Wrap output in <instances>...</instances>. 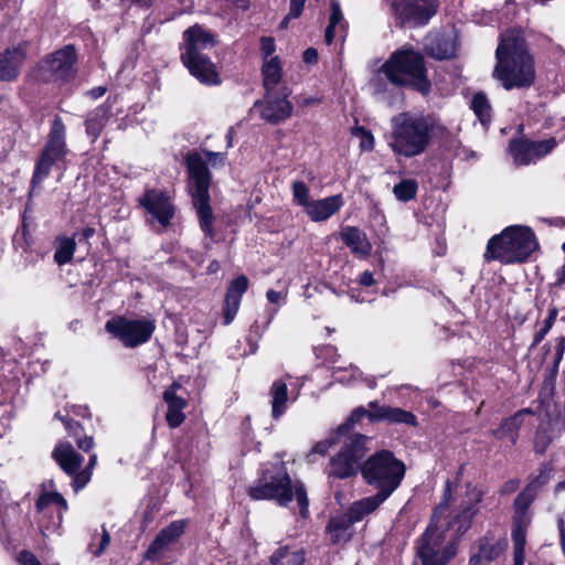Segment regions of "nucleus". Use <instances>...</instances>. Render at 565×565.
<instances>
[{"mask_svg": "<svg viewBox=\"0 0 565 565\" xmlns=\"http://www.w3.org/2000/svg\"><path fill=\"white\" fill-rule=\"evenodd\" d=\"M482 491L477 487H468L466 499L458 512L446 525L440 523V516L448 508L451 497L450 482L446 484L443 502L436 508L431 522L427 526L417 544V555L423 565H446L456 555L457 550L454 540L446 541L445 531H452L455 537H460L470 527L472 518L478 511V504L482 500Z\"/></svg>", "mask_w": 565, "mask_h": 565, "instance_id": "obj_1", "label": "nucleus"}, {"mask_svg": "<svg viewBox=\"0 0 565 565\" xmlns=\"http://www.w3.org/2000/svg\"><path fill=\"white\" fill-rule=\"evenodd\" d=\"M495 57L493 75L504 89L527 88L534 83V62L520 35L503 34Z\"/></svg>", "mask_w": 565, "mask_h": 565, "instance_id": "obj_2", "label": "nucleus"}, {"mask_svg": "<svg viewBox=\"0 0 565 565\" xmlns=\"http://www.w3.org/2000/svg\"><path fill=\"white\" fill-rule=\"evenodd\" d=\"M388 142L392 151L405 158L419 156L428 148L434 135V120L429 116L399 114L392 119Z\"/></svg>", "mask_w": 565, "mask_h": 565, "instance_id": "obj_3", "label": "nucleus"}, {"mask_svg": "<svg viewBox=\"0 0 565 565\" xmlns=\"http://www.w3.org/2000/svg\"><path fill=\"white\" fill-rule=\"evenodd\" d=\"M248 494L253 500H274L281 507H286L296 497L300 514L306 516L308 513V498L303 484H292L282 465L274 471H263L258 480L248 488Z\"/></svg>", "mask_w": 565, "mask_h": 565, "instance_id": "obj_4", "label": "nucleus"}, {"mask_svg": "<svg viewBox=\"0 0 565 565\" xmlns=\"http://www.w3.org/2000/svg\"><path fill=\"white\" fill-rule=\"evenodd\" d=\"M214 45V36L199 24H194L183 32L181 61L190 74L202 84H220L214 63L204 54L205 50H210Z\"/></svg>", "mask_w": 565, "mask_h": 565, "instance_id": "obj_5", "label": "nucleus"}, {"mask_svg": "<svg viewBox=\"0 0 565 565\" xmlns=\"http://www.w3.org/2000/svg\"><path fill=\"white\" fill-rule=\"evenodd\" d=\"M536 247L537 242L531 228L512 225L490 238L483 256L487 262L522 263Z\"/></svg>", "mask_w": 565, "mask_h": 565, "instance_id": "obj_6", "label": "nucleus"}, {"mask_svg": "<svg viewBox=\"0 0 565 565\" xmlns=\"http://www.w3.org/2000/svg\"><path fill=\"white\" fill-rule=\"evenodd\" d=\"M381 72L394 85L409 86L423 95L430 92L424 57L412 49L394 52L382 65Z\"/></svg>", "mask_w": 565, "mask_h": 565, "instance_id": "obj_7", "label": "nucleus"}, {"mask_svg": "<svg viewBox=\"0 0 565 565\" xmlns=\"http://www.w3.org/2000/svg\"><path fill=\"white\" fill-rule=\"evenodd\" d=\"M186 168L192 203L199 217L200 227L206 237L213 239L214 215L210 204L209 188L211 175L207 166L199 154H189L186 158Z\"/></svg>", "mask_w": 565, "mask_h": 565, "instance_id": "obj_8", "label": "nucleus"}, {"mask_svg": "<svg viewBox=\"0 0 565 565\" xmlns=\"http://www.w3.org/2000/svg\"><path fill=\"white\" fill-rule=\"evenodd\" d=\"M405 470V465L388 450L375 452L361 467L366 483L386 498L401 486Z\"/></svg>", "mask_w": 565, "mask_h": 565, "instance_id": "obj_9", "label": "nucleus"}, {"mask_svg": "<svg viewBox=\"0 0 565 565\" xmlns=\"http://www.w3.org/2000/svg\"><path fill=\"white\" fill-rule=\"evenodd\" d=\"M67 153L66 149V127L61 117L55 116L47 136V141L35 164L32 177V186L40 185L50 174L53 164Z\"/></svg>", "mask_w": 565, "mask_h": 565, "instance_id": "obj_10", "label": "nucleus"}, {"mask_svg": "<svg viewBox=\"0 0 565 565\" xmlns=\"http://www.w3.org/2000/svg\"><path fill=\"white\" fill-rule=\"evenodd\" d=\"M76 50L72 44L49 54L36 66L35 77L42 82L68 81L76 74Z\"/></svg>", "mask_w": 565, "mask_h": 565, "instance_id": "obj_11", "label": "nucleus"}, {"mask_svg": "<svg viewBox=\"0 0 565 565\" xmlns=\"http://www.w3.org/2000/svg\"><path fill=\"white\" fill-rule=\"evenodd\" d=\"M367 437L360 434L348 436L337 456L331 459L330 475L349 478L361 469V460L366 454Z\"/></svg>", "mask_w": 565, "mask_h": 565, "instance_id": "obj_12", "label": "nucleus"}, {"mask_svg": "<svg viewBox=\"0 0 565 565\" xmlns=\"http://www.w3.org/2000/svg\"><path fill=\"white\" fill-rule=\"evenodd\" d=\"M106 330L126 347H137L147 342L154 331V323L147 319L117 317L108 320Z\"/></svg>", "mask_w": 565, "mask_h": 565, "instance_id": "obj_13", "label": "nucleus"}, {"mask_svg": "<svg viewBox=\"0 0 565 565\" xmlns=\"http://www.w3.org/2000/svg\"><path fill=\"white\" fill-rule=\"evenodd\" d=\"M396 20L403 24L423 25L437 12L435 0H387Z\"/></svg>", "mask_w": 565, "mask_h": 565, "instance_id": "obj_14", "label": "nucleus"}, {"mask_svg": "<svg viewBox=\"0 0 565 565\" xmlns=\"http://www.w3.org/2000/svg\"><path fill=\"white\" fill-rule=\"evenodd\" d=\"M289 92L282 88L279 93L267 92L263 100L254 104L255 108L260 109V117L271 125L279 124L292 114V104L288 100Z\"/></svg>", "mask_w": 565, "mask_h": 565, "instance_id": "obj_15", "label": "nucleus"}, {"mask_svg": "<svg viewBox=\"0 0 565 565\" xmlns=\"http://www.w3.org/2000/svg\"><path fill=\"white\" fill-rule=\"evenodd\" d=\"M139 203L161 226L170 225L174 216V206L166 192L147 189L139 199Z\"/></svg>", "mask_w": 565, "mask_h": 565, "instance_id": "obj_16", "label": "nucleus"}, {"mask_svg": "<svg viewBox=\"0 0 565 565\" xmlns=\"http://www.w3.org/2000/svg\"><path fill=\"white\" fill-rule=\"evenodd\" d=\"M555 146L554 138L541 141L513 140L509 150L515 164L527 166L550 153Z\"/></svg>", "mask_w": 565, "mask_h": 565, "instance_id": "obj_17", "label": "nucleus"}, {"mask_svg": "<svg viewBox=\"0 0 565 565\" xmlns=\"http://www.w3.org/2000/svg\"><path fill=\"white\" fill-rule=\"evenodd\" d=\"M185 521L178 520L159 531L145 553V559L158 561L184 533Z\"/></svg>", "mask_w": 565, "mask_h": 565, "instance_id": "obj_18", "label": "nucleus"}, {"mask_svg": "<svg viewBox=\"0 0 565 565\" xmlns=\"http://www.w3.org/2000/svg\"><path fill=\"white\" fill-rule=\"evenodd\" d=\"M507 547V539H495L487 534L477 541L475 551L470 555L469 565H488L501 556Z\"/></svg>", "mask_w": 565, "mask_h": 565, "instance_id": "obj_19", "label": "nucleus"}, {"mask_svg": "<svg viewBox=\"0 0 565 565\" xmlns=\"http://www.w3.org/2000/svg\"><path fill=\"white\" fill-rule=\"evenodd\" d=\"M181 390V384L178 382H173L163 392V401L166 402L168 407L166 420L171 428L179 427L185 419L183 411L186 407L188 403L184 394L180 393Z\"/></svg>", "mask_w": 565, "mask_h": 565, "instance_id": "obj_20", "label": "nucleus"}, {"mask_svg": "<svg viewBox=\"0 0 565 565\" xmlns=\"http://www.w3.org/2000/svg\"><path fill=\"white\" fill-rule=\"evenodd\" d=\"M367 418L370 422H387L388 424H406L415 426L417 424L416 416L399 407L380 405L373 401L369 403Z\"/></svg>", "mask_w": 565, "mask_h": 565, "instance_id": "obj_21", "label": "nucleus"}, {"mask_svg": "<svg viewBox=\"0 0 565 565\" xmlns=\"http://www.w3.org/2000/svg\"><path fill=\"white\" fill-rule=\"evenodd\" d=\"M28 45V42H21L0 53V81L11 82L18 77L26 57Z\"/></svg>", "mask_w": 565, "mask_h": 565, "instance_id": "obj_22", "label": "nucleus"}, {"mask_svg": "<svg viewBox=\"0 0 565 565\" xmlns=\"http://www.w3.org/2000/svg\"><path fill=\"white\" fill-rule=\"evenodd\" d=\"M53 459L60 468L70 477H72L73 488L75 489V477L79 475V469L83 465L84 458L76 452L74 447L68 443H60L55 446L52 452Z\"/></svg>", "mask_w": 565, "mask_h": 565, "instance_id": "obj_23", "label": "nucleus"}, {"mask_svg": "<svg viewBox=\"0 0 565 565\" xmlns=\"http://www.w3.org/2000/svg\"><path fill=\"white\" fill-rule=\"evenodd\" d=\"M248 287V279L246 276L241 275L236 277L228 286L225 300H224V307H223V317H224V324H230L241 305V299Z\"/></svg>", "mask_w": 565, "mask_h": 565, "instance_id": "obj_24", "label": "nucleus"}, {"mask_svg": "<svg viewBox=\"0 0 565 565\" xmlns=\"http://www.w3.org/2000/svg\"><path fill=\"white\" fill-rule=\"evenodd\" d=\"M536 494V490L532 486H527L519 495L515 498L514 508L515 515L513 518L512 533L526 534L527 527L531 523V515L527 512L529 507L533 502Z\"/></svg>", "mask_w": 565, "mask_h": 565, "instance_id": "obj_25", "label": "nucleus"}, {"mask_svg": "<svg viewBox=\"0 0 565 565\" xmlns=\"http://www.w3.org/2000/svg\"><path fill=\"white\" fill-rule=\"evenodd\" d=\"M342 205L341 194H335L321 200H312L305 211L311 221L323 222L335 214Z\"/></svg>", "mask_w": 565, "mask_h": 565, "instance_id": "obj_26", "label": "nucleus"}, {"mask_svg": "<svg viewBox=\"0 0 565 565\" xmlns=\"http://www.w3.org/2000/svg\"><path fill=\"white\" fill-rule=\"evenodd\" d=\"M341 241L350 248L351 253L358 257L365 258L372 250L365 233L354 226H345L340 232Z\"/></svg>", "mask_w": 565, "mask_h": 565, "instance_id": "obj_27", "label": "nucleus"}, {"mask_svg": "<svg viewBox=\"0 0 565 565\" xmlns=\"http://www.w3.org/2000/svg\"><path fill=\"white\" fill-rule=\"evenodd\" d=\"M388 498L383 497V494L376 492L374 495H370L353 502L348 509L347 514L354 523L360 522L365 516L373 513Z\"/></svg>", "mask_w": 565, "mask_h": 565, "instance_id": "obj_28", "label": "nucleus"}, {"mask_svg": "<svg viewBox=\"0 0 565 565\" xmlns=\"http://www.w3.org/2000/svg\"><path fill=\"white\" fill-rule=\"evenodd\" d=\"M426 51L438 60L450 58L456 54V44L450 35L436 34L427 38Z\"/></svg>", "mask_w": 565, "mask_h": 565, "instance_id": "obj_29", "label": "nucleus"}, {"mask_svg": "<svg viewBox=\"0 0 565 565\" xmlns=\"http://www.w3.org/2000/svg\"><path fill=\"white\" fill-rule=\"evenodd\" d=\"M269 395L271 397V415L275 419L279 418L287 409L288 388L287 384L277 380L273 383Z\"/></svg>", "mask_w": 565, "mask_h": 565, "instance_id": "obj_30", "label": "nucleus"}, {"mask_svg": "<svg viewBox=\"0 0 565 565\" xmlns=\"http://www.w3.org/2000/svg\"><path fill=\"white\" fill-rule=\"evenodd\" d=\"M352 524H354V522L351 521V518L347 512L342 515L332 518L327 527L330 540L333 543L348 541L351 536L350 527Z\"/></svg>", "mask_w": 565, "mask_h": 565, "instance_id": "obj_31", "label": "nucleus"}, {"mask_svg": "<svg viewBox=\"0 0 565 565\" xmlns=\"http://www.w3.org/2000/svg\"><path fill=\"white\" fill-rule=\"evenodd\" d=\"M107 119H108V111L104 107H98L88 115V117L85 121V127H86V134L88 135V137L92 139L93 142L95 140H97L98 137L100 136V134L106 125Z\"/></svg>", "mask_w": 565, "mask_h": 565, "instance_id": "obj_32", "label": "nucleus"}, {"mask_svg": "<svg viewBox=\"0 0 565 565\" xmlns=\"http://www.w3.org/2000/svg\"><path fill=\"white\" fill-rule=\"evenodd\" d=\"M264 86L267 92L275 89L281 78V64L277 56H274L263 64Z\"/></svg>", "mask_w": 565, "mask_h": 565, "instance_id": "obj_33", "label": "nucleus"}, {"mask_svg": "<svg viewBox=\"0 0 565 565\" xmlns=\"http://www.w3.org/2000/svg\"><path fill=\"white\" fill-rule=\"evenodd\" d=\"M51 507L56 508L58 522H61L62 512L67 510L66 500L58 492H45L36 501V509L39 512H44Z\"/></svg>", "mask_w": 565, "mask_h": 565, "instance_id": "obj_34", "label": "nucleus"}, {"mask_svg": "<svg viewBox=\"0 0 565 565\" xmlns=\"http://www.w3.org/2000/svg\"><path fill=\"white\" fill-rule=\"evenodd\" d=\"M303 562V552L289 547H279L270 557L271 565H302Z\"/></svg>", "mask_w": 565, "mask_h": 565, "instance_id": "obj_35", "label": "nucleus"}, {"mask_svg": "<svg viewBox=\"0 0 565 565\" xmlns=\"http://www.w3.org/2000/svg\"><path fill=\"white\" fill-rule=\"evenodd\" d=\"M344 25L345 21L339 1L331 0L329 24L324 33L326 43L331 44L335 35V28L339 26L342 30Z\"/></svg>", "mask_w": 565, "mask_h": 565, "instance_id": "obj_36", "label": "nucleus"}, {"mask_svg": "<svg viewBox=\"0 0 565 565\" xmlns=\"http://www.w3.org/2000/svg\"><path fill=\"white\" fill-rule=\"evenodd\" d=\"M471 108L482 125H487L491 120V105L483 93H477L471 99Z\"/></svg>", "mask_w": 565, "mask_h": 565, "instance_id": "obj_37", "label": "nucleus"}, {"mask_svg": "<svg viewBox=\"0 0 565 565\" xmlns=\"http://www.w3.org/2000/svg\"><path fill=\"white\" fill-rule=\"evenodd\" d=\"M75 239L70 237H62L57 241V247L54 254V259L58 265L68 263L75 252Z\"/></svg>", "mask_w": 565, "mask_h": 565, "instance_id": "obj_38", "label": "nucleus"}, {"mask_svg": "<svg viewBox=\"0 0 565 565\" xmlns=\"http://www.w3.org/2000/svg\"><path fill=\"white\" fill-rule=\"evenodd\" d=\"M417 192V182L414 180H403L395 184L393 193L397 200L407 202L415 198Z\"/></svg>", "mask_w": 565, "mask_h": 565, "instance_id": "obj_39", "label": "nucleus"}, {"mask_svg": "<svg viewBox=\"0 0 565 565\" xmlns=\"http://www.w3.org/2000/svg\"><path fill=\"white\" fill-rule=\"evenodd\" d=\"M291 192L294 201L306 210L312 201L308 185L303 181L296 180L291 184Z\"/></svg>", "mask_w": 565, "mask_h": 565, "instance_id": "obj_40", "label": "nucleus"}, {"mask_svg": "<svg viewBox=\"0 0 565 565\" xmlns=\"http://www.w3.org/2000/svg\"><path fill=\"white\" fill-rule=\"evenodd\" d=\"M97 465V455L92 454L87 466L79 470V475L75 477V492L82 490L89 481L93 475V470Z\"/></svg>", "mask_w": 565, "mask_h": 565, "instance_id": "obj_41", "label": "nucleus"}, {"mask_svg": "<svg viewBox=\"0 0 565 565\" xmlns=\"http://www.w3.org/2000/svg\"><path fill=\"white\" fill-rule=\"evenodd\" d=\"M512 541L514 547V565H524L526 534H522L520 531L518 533H512Z\"/></svg>", "mask_w": 565, "mask_h": 565, "instance_id": "obj_42", "label": "nucleus"}, {"mask_svg": "<svg viewBox=\"0 0 565 565\" xmlns=\"http://www.w3.org/2000/svg\"><path fill=\"white\" fill-rule=\"evenodd\" d=\"M558 310L557 308L553 307L548 310V315L546 319L544 320L543 327L534 334V341L533 344H539L545 335L550 332L552 327L554 326L556 319H557Z\"/></svg>", "mask_w": 565, "mask_h": 565, "instance_id": "obj_43", "label": "nucleus"}, {"mask_svg": "<svg viewBox=\"0 0 565 565\" xmlns=\"http://www.w3.org/2000/svg\"><path fill=\"white\" fill-rule=\"evenodd\" d=\"M367 417V409L364 407H356L348 418L347 423L341 425L338 429L339 436L344 435L349 431V429L355 424L362 420V418Z\"/></svg>", "mask_w": 565, "mask_h": 565, "instance_id": "obj_44", "label": "nucleus"}, {"mask_svg": "<svg viewBox=\"0 0 565 565\" xmlns=\"http://www.w3.org/2000/svg\"><path fill=\"white\" fill-rule=\"evenodd\" d=\"M355 136L361 137V148L371 150L374 147V138L372 134L363 127H356L353 129Z\"/></svg>", "mask_w": 565, "mask_h": 565, "instance_id": "obj_45", "label": "nucleus"}, {"mask_svg": "<svg viewBox=\"0 0 565 565\" xmlns=\"http://www.w3.org/2000/svg\"><path fill=\"white\" fill-rule=\"evenodd\" d=\"M334 376L339 382L351 383L361 376V372L356 367L351 366L349 370L334 372Z\"/></svg>", "mask_w": 565, "mask_h": 565, "instance_id": "obj_46", "label": "nucleus"}, {"mask_svg": "<svg viewBox=\"0 0 565 565\" xmlns=\"http://www.w3.org/2000/svg\"><path fill=\"white\" fill-rule=\"evenodd\" d=\"M305 3H306V0H290L289 13L281 22V26H286L287 21L289 19H296V18L300 17V14L303 10Z\"/></svg>", "mask_w": 565, "mask_h": 565, "instance_id": "obj_47", "label": "nucleus"}, {"mask_svg": "<svg viewBox=\"0 0 565 565\" xmlns=\"http://www.w3.org/2000/svg\"><path fill=\"white\" fill-rule=\"evenodd\" d=\"M524 414H532V413L529 409H523V411L516 413L513 417L507 418L502 423L501 429L502 430H510V429H513V428H518L519 425H520V417L523 416Z\"/></svg>", "mask_w": 565, "mask_h": 565, "instance_id": "obj_48", "label": "nucleus"}, {"mask_svg": "<svg viewBox=\"0 0 565 565\" xmlns=\"http://www.w3.org/2000/svg\"><path fill=\"white\" fill-rule=\"evenodd\" d=\"M276 45L273 38H262L260 40V51L264 55V58L267 61V58L275 52Z\"/></svg>", "mask_w": 565, "mask_h": 565, "instance_id": "obj_49", "label": "nucleus"}, {"mask_svg": "<svg viewBox=\"0 0 565 565\" xmlns=\"http://www.w3.org/2000/svg\"><path fill=\"white\" fill-rule=\"evenodd\" d=\"M20 565H42L40 561L29 551H21L18 556Z\"/></svg>", "mask_w": 565, "mask_h": 565, "instance_id": "obj_50", "label": "nucleus"}, {"mask_svg": "<svg viewBox=\"0 0 565 565\" xmlns=\"http://www.w3.org/2000/svg\"><path fill=\"white\" fill-rule=\"evenodd\" d=\"M551 472L552 469L545 468L540 476L535 480H533L529 486H532L534 490H537L539 488L543 487L545 483L548 482L551 479Z\"/></svg>", "mask_w": 565, "mask_h": 565, "instance_id": "obj_51", "label": "nucleus"}, {"mask_svg": "<svg viewBox=\"0 0 565 565\" xmlns=\"http://www.w3.org/2000/svg\"><path fill=\"white\" fill-rule=\"evenodd\" d=\"M565 353V337L558 339V342L555 345L554 352V365L557 366L563 359Z\"/></svg>", "mask_w": 565, "mask_h": 565, "instance_id": "obj_52", "label": "nucleus"}, {"mask_svg": "<svg viewBox=\"0 0 565 565\" xmlns=\"http://www.w3.org/2000/svg\"><path fill=\"white\" fill-rule=\"evenodd\" d=\"M76 444L77 447L85 452H89L95 445L93 437L89 436L78 439Z\"/></svg>", "mask_w": 565, "mask_h": 565, "instance_id": "obj_53", "label": "nucleus"}, {"mask_svg": "<svg viewBox=\"0 0 565 565\" xmlns=\"http://www.w3.org/2000/svg\"><path fill=\"white\" fill-rule=\"evenodd\" d=\"M266 298L267 300L270 302V303H280L281 301L285 300L286 298V294H281L279 291H276L274 289H269L267 292H266Z\"/></svg>", "mask_w": 565, "mask_h": 565, "instance_id": "obj_54", "label": "nucleus"}, {"mask_svg": "<svg viewBox=\"0 0 565 565\" xmlns=\"http://www.w3.org/2000/svg\"><path fill=\"white\" fill-rule=\"evenodd\" d=\"M334 444V440L333 439H328V440H323V441H320L318 443L315 448H313V452H318L320 455H324L328 449Z\"/></svg>", "mask_w": 565, "mask_h": 565, "instance_id": "obj_55", "label": "nucleus"}, {"mask_svg": "<svg viewBox=\"0 0 565 565\" xmlns=\"http://www.w3.org/2000/svg\"><path fill=\"white\" fill-rule=\"evenodd\" d=\"M95 235V228L86 227L79 233H75L74 237L78 238V242H88Z\"/></svg>", "mask_w": 565, "mask_h": 565, "instance_id": "obj_56", "label": "nucleus"}, {"mask_svg": "<svg viewBox=\"0 0 565 565\" xmlns=\"http://www.w3.org/2000/svg\"><path fill=\"white\" fill-rule=\"evenodd\" d=\"M303 61L308 64L316 63L318 61V52L313 47H309L303 52Z\"/></svg>", "mask_w": 565, "mask_h": 565, "instance_id": "obj_57", "label": "nucleus"}, {"mask_svg": "<svg viewBox=\"0 0 565 565\" xmlns=\"http://www.w3.org/2000/svg\"><path fill=\"white\" fill-rule=\"evenodd\" d=\"M375 280L373 278V274L369 270H365L360 276V284L365 287H370L374 285Z\"/></svg>", "mask_w": 565, "mask_h": 565, "instance_id": "obj_58", "label": "nucleus"}, {"mask_svg": "<svg viewBox=\"0 0 565 565\" xmlns=\"http://www.w3.org/2000/svg\"><path fill=\"white\" fill-rule=\"evenodd\" d=\"M519 488V481L518 480H509L502 486L501 492L503 494H509L514 492Z\"/></svg>", "mask_w": 565, "mask_h": 565, "instance_id": "obj_59", "label": "nucleus"}, {"mask_svg": "<svg viewBox=\"0 0 565 565\" xmlns=\"http://www.w3.org/2000/svg\"><path fill=\"white\" fill-rule=\"evenodd\" d=\"M110 543V536L109 534L107 533L106 530L103 531V535H102V540H100V543H99V547L97 550V555L102 554L106 547L109 545Z\"/></svg>", "mask_w": 565, "mask_h": 565, "instance_id": "obj_60", "label": "nucleus"}, {"mask_svg": "<svg viewBox=\"0 0 565 565\" xmlns=\"http://www.w3.org/2000/svg\"><path fill=\"white\" fill-rule=\"evenodd\" d=\"M557 525H558V531H559V536H561L562 551L565 555V522H564V520L559 519Z\"/></svg>", "mask_w": 565, "mask_h": 565, "instance_id": "obj_61", "label": "nucleus"}, {"mask_svg": "<svg viewBox=\"0 0 565 565\" xmlns=\"http://www.w3.org/2000/svg\"><path fill=\"white\" fill-rule=\"evenodd\" d=\"M556 282L558 285L565 284V264L556 270Z\"/></svg>", "mask_w": 565, "mask_h": 565, "instance_id": "obj_62", "label": "nucleus"}, {"mask_svg": "<svg viewBox=\"0 0 565 565\" xmlns=\"http://www.w3.org/2000/svg\"><path fill=\"white\" fill-rule=\"evenodd\" d=\"M106 93V88L103 86L96 87L92 90H89V96H92L94 99H97L102 97Z\"/></svg>", "mask_w": 565, "mask_h": 565, "instance_id": "obj_63", "label": "nucleus"}, {"mask_svg": "<svg viewBox=\"0 0 565 565\" xmlns=\"http://www.w3.org/2000/svg\"><path fill=\"white\" fill-rule=\"evenodd\" d=\"M205 157L212 161L218 159L221 162L224 161V154L221 152L205 151Z\"/></svg>", "mask_w": 565, "mask_h": 565, "instance_id": "obj_64", "label": "nucleus"}]
</instances>
